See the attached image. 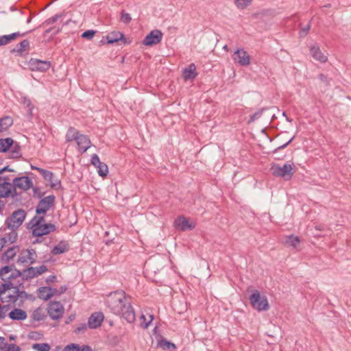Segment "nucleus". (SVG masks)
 Instances as JSON below:
<instances>
[{
	"mask_svg": "<svg viewBox=\"0 0 351 351\" xmlns=\"http://www.w3.org/2000/svg\"><path fill=\"white\" fill-rule=\"evenodd\" d=\"M0 278L3 283L23 284L22 273L13 265H7L0 269Z\"/></svg>",
	"mask_w": 351,
	"mask_h": 351,
	"instance_id": "obj_4",
	"label": "nucleus"
},
{
	"mask_svg": "<svg viewBox=\"0 0 351 351\" xmlns=\"http://www.w3.org/2000/svg\"><path fill=\"white\" fill-rule=\"evenodd\" d=\"M20 350H21V348L19 346H18L14 343H10V344H8L5 348V349H3L2 351H20Z\"/></svg>",
	"mask_w": 351,
	"mask_h": 351,
	"instance_id": "obj_44",
	"label": "nucleus"
},
{
	"mask_svg": "<svg viewBox=\"0 0 351 351\" xmlns=\"http://www.w3.org/2000/svg\"><path fill=\"white\" fill-rule=\"evenodd\" d=\"M22 284L19 283H2L0 285V300L2 302H15L23 297L24 291L19 290Z\"/></svg>",
	"mask_w": 351,
	"mask_h": 351,
	"instance_id": "obj_2",
	"label": "nucleus"
},
{
	"mask_svg": "<svg viewBox=\"0 0 351 351\" xmlns=\"http://www.w3.org/2000/svg\"><path fill=\"white\" fill-rule=\"evenodd\" d=\"M76 136V134H72L71 136H70L69 134H67L66 136V141H71L73 140L74 139V136Z\"/></svg>",
	"mask_w": 351,
	"mask_h": 351,
	"instance_id": "obj_54",
	"label": "nucleus"
},
{
	"mask_svg": "<svg viewBox=\"0 0 351 351\" xmlns=\"http://www.w3.org/2000/svg\"><path fill=\"white\" fill-rule=\"evenodd\" d=\"M12 124L13 120L10 117L0 119V132L6 131Z\"/></svg>",
	"mask_w": 351,
	"mask_h": 351,
	"instance_id": "obj_32",
	"label": "nucleus"
},
{
	"mask_svg": "<svg viewBox=\"0 0 351 351\" xmlns=\"http://www.w3.org/2000/svg\"><path fill=\"white\" fill-rule=\"evenodd\" d=\"M95 34V31L87 30L82 34V37L84 38L88 39V40H90L93 38Z\"/></svg>",
	"mask_w": 351,
	"mask_h": 351,
	"instance_id": "obj_43",
	"label": "nucleus"
},
{
	"mask_svg": "<svg viewBox=\"0 0 351 351\" xmlns=\"http://www.w3.org/2000/svg\"><path fill=\"white\" fill-rule=\"evenodd\" d=\"M104 319V315L101 313H95L88 319V324L90 328L99 327Z\"/></svg>",
	"mask_w": 351,
	"mask_h": 351,
	"instance_id": "obj_23",
	"label": "nucleus"
},
{
	"mask_svg": "<svg viewBox=\"0 0 351 351\" xmlns=\"http://www.w3.org/2000/svg\"><path fill=\"white\" fill-rule=\"evenodd\" d=\"M32 348L35 351H49L51 348L50 346L46 343H34Z\"/></svg>",
	"mask_w": 351,
	"mask_h": 351,
	"instance_id": "obj_37",
	"label": "nucleus"
},
{
	"mask_svg": "<svg viewBox=\"0 0 351 351\" xmlns=\"http://www.w3.org/2000/svg\"><path fill=\"white\" fill-rule=\"evenodd\" d=\"M64 310L62 304L59 302H50L47 308L49 315L54 320L58 319L62 316Z\"/></svg>",
	"mask_w": 351,
	"mask_h": 351,
	"instance_id": "obj_10",
	"label": "nucleus"
},
{
	"mask_svg": "<svg viewBox=\"0 0 351 351\" xmlns=\"http://www.w3.org/2000/svg\"><path fill=\"white\" fill-rule=\"evenodd\" d=\"M29 45V43L27 40H23L19 43V48L17 49L18 51L22 52L25 51Z\"/></svg>",
	"mask_w": 351,
	"mask_h": 351,
	"instance_id": "obj_41",
	"label": "nucleus"
},
{
	"mask_svg": "<svg viewBox=\"0 0 351 351\" xmlns=\"http://www.w3.org/2000/svg\"><path fill=\"white\" fill-rule=\"evenodd\" d=\"M232 59L241 66H248L251 62V58L247 52L242 48L237 49L232 55Z\"/></svg>",
	"mask_w": 351,
	"mask_h": 351,
	"instance_id": "obj_11",
	"label": "nucleus"
},
{
	"mask_svg": "<svg viewBox=\"0 0 351 351\" xmlns=\"http://www.w3.org/2000/svg\"><path fill=\"white\" fill-rule=\"evenodd\" d=\"M19 36H20V34L19 32H15L9 35L0 36V46L8 44Z\"/></svg>",
	"mask_w": 351,
	"mask_h": 351,
	"instance_id": "obj_33",
	"label": "nucleus"
},
{
	"mask_svg": "<svg viewBox=\"0 0 351 351\" xmlns=\"http://www.w3.org/2000/svg\"><path fill=\"white\" fill-rule=\"evenodd\" d=\"M293 137H291L286 143L280 145L278 149H280V148H285L289 143L291 142V141L293 140Z\"/></svg>",
	"mask_w": 351,
	"mask_h": 351,
	"instance_id": "obj_56",
	"label": "nucleus"
},
{
	"mask_svg": "<svg viewBox=\"0 0 351 351\" xmlns=\"http://www.w3.org/2000/svg\"><path fill=\"white\" fill-rule=\"evenodd\" d=\"M55 197L53 195H49L42 199L38 204L36 213L38 216L40 215H45L53 206Z\"/></svg>",
	"mask_w": 351,
	"mask_h": 351,
	"instance_id": "obj_12",
	"label": "nucleus"
},
{
	"mask_svg": "<svg viewBox=\"0 0 351 351\" xmlns=\"http://www.w3.org/2000/svg\"><path fill=\"white\" fill-rule=\"evenodd\" d=\"M36 170L43 176L47 170L42 168H36Z\"/></svg>",
	"mask_w": 351,
	"mask_h": 351,
	"instance_id": "obj_55",
	"label": "nucleus"
},
{
	"mask_svg": "<svg viewBox=\"0 0 351 351\" xmlns=\"http://www.w3.org/2000/svg\"><path fill=\"white\" fill-rule=\"evenodd\" d=\"M310 53L315 60H317L322 63H325L328 60L327 55L322 52L319 47L317 44H314L311 47Z\"/></svg>",
	"mask_w": 351,
	"mask_h": 351,
	"instance_id": "obj_21",
	"label": "nucleus"
},
{
	"mask_svg": "<svg viewBox=\"0 0 351 351\" xmlns=\"http://www.w3.org/2000/svg\"><path fill=\"white\" fill-rule=\"evenodd\" d=\"M250 300L254 308L258 311H267L269 308V303L265 295H261L257 290L252 291L250 296Z\"/></svg>",
	"mask_w": 351,
	"mask_h": 351,
	"instance_id": "obj_6",
	"label": "nucleus"
},
{
	"mask_svg": "<svg viewBox=\"0 0 351 351\" xmlns=\"http://www.w3.org/2000/svg\"><path fill=\"white\" fill-rule=\"evenodd\" d=\"M10 310V304H5L1 306L0 308V319H4L5 317H9V313Z\"/></svg>",
	"mask_w": 351,
	"mask_h": 351,
	"instance_id": "obj_39",
	"label": "nucleus"
},
{
	"mask_svg": "<svg viewBox=\"0 0 351 351\" xmlns=\"http://www.w3.org/2000/svg\"><path fill=\"white\" fill-rule=\"evenodd\" d=\"M19 248L18 246H13L8 248L3 254L2 259L5 261H9L12 260L19 252Z\"/></svg>",
	"mask_w": 351,
	"mask_h": 351,
	"instance_id": "obj_27",
	"label": "nucleus"
},
{
	"mask_svg": "<svg viewBox=\"0 0 351 351\" xmlns=\"http://www.w3.org/2000/svg\"><path fill=\"white\" fill-rule=\"evenodd\" d=\"M80 351H92V350L90 347L88 346H83L82 347H81Z\"/></svg>",
	"mask_w": 351,
	"mask_h": 351,
	"instance_id": "obj_53",
	"label": "nucleus"
},
{
	"mask_svg": "<svg viewBox=\"0 0 351 351\" xmlns=\"http://www.w3.org/2000/svg\"><path fill=\"white\" fill-rule=\"evenodd\" d=\"M29 226L35 237H42L53 232L56 227L53 224L46 223L43 216H35L29 222Z\"/></svg>",
	"mask_w": 351,
	"mask_h": 351,
	"instance_id": "obj_3",
	"label": "nucleus"
},
{
	"mask_svg": "<svg viewBox=\"0 0 351 351\" xmlns=\"http://www.w3.org/2000/svg\"><path fill=\"white\" fill-rule=\"evenodd\" d=\"M197 75L196 71V66L192 63L188 67L184 68L182 71V77L185 81L195 79Z\"/></svg>",
	"mask_w": 351,
	"mask_h": 351,
	"instance_id": "obj_22",
	"label": "nucleus"
},
{
	"mask_svg": "<svg viewBox=\"0 0 351 351\" xmlns=\"http://www.w3.org/2000/svg\"><path fill=\"white\" fill-rule=\"evenodd\" d=\"M132 18L128 13L123 12L121 16V21L124 23H129Z\"/></svg>",
	"mask_w": 351,
	"mask_h": 351,
	"instance_id": "obj_46",
	"label": "nucleus"
},
{
	"mask_svg": "<svg viewBox=\"0 0 351 351\" xmlns=\"http://www.w3.org/2000/svg\"><path fill=\"white\" fill-rule=\"evenodd\" d=\"M49 289H51L50 294L51 295V297L56 295H60L61 293L66 291V288L63 287H61L60 291H58L56 289L53 287H49Z\"/></svg>",
	"mask_w": 351,
	"mask_h": 351,
	"instance_id": "obj_45",
	"label": "nucleus"
},
{
	"mask_svg": "<svg viewBox=\"0 0 351 351\" xmlns=\"http://www.w3.org/2000/svg\"><path fill=\"white\" fill-rule=\"evenodd\" d=\"M309 29H310V25L308 24V25H306V26L305 27L302 28L301 29V31L300 32V36H305L308 34Z\"/></svg>",
	"mask_w": 351,
	"mask_h": 351,
	"instance_id": "obj_50",
	"label": "nucleus"
},
{
	"mask_svg": "<svg viewBox=\"0 0 351 351\" xmlns=\"http://www.w3.org/2000/svg\"><path fill=\"white\" fill-rule=\"evenodd\" d=\"M47 270V267L45 265H41L39 267H30L27 269H25L23 271L22 278L23 280L24 278H32L36 276H38L43 273H45Z\"/></svg>",
	"mask_w": 351,
	"mask_h": 351,
	"instance_id": "obj_16",
	"label": "nucleus"
},
{
	"mask_svg": "<svg viewBox=\"0 0 351 351\" xmlns=\"http://www.w3.org/2000/svg\"><path fill=\"white\" fill-rule=\"evenodd\" d=\"M284 242L287 246L296 249L300 243V240L298 237L289 235L285 238Z\"/></svg>",
	"mask_w": 351,
	"mask_h": 351,
	"instance_id": "obj_28",
	"label": "nucleus"
},
{
	"mask_svg": "<svg viewBox=\"0 0 351 351\" xmlns=\"http://www.w3.org/2000/svg\"><path fill=\"white\" fill-rule=\"evenodd\" d=\"M319 79L324 83L326 85L328 84V80L327 77L324 74H319Z\"/></svg>",
	"mask_w": 351,
	"mask_h": 351,
	"instance_id": "obj_51",
	"label": "nucleus"
},
{
	"mask_svg": "<svg viewBox=\"0 0 351 351\" xmlns=\"http://www.w3.org/2000/svg\"><path fill=\"white\" fill-rule=\"evenodd\" d=\"M25 217L26 213L24 210L19 209L16 210L6 219L5 226L8 229H17L22 225Z\"/></svg>",
	"mask_w": 351,
	"mask_h": 351,
	"instance_id": "obj_5",
	"label": "nucleus"
},
{
	"mask_svg": "<svg viewBox=\"0 0 351 351\" xmlns=\"http://www.w3.org/2000/svg\"><path fill=\"white\" fill-rule=\"evenodd\" d=\"M50 291L51 289H49V287H40L38 290V296L40 299H42L43 300H48L51 298Z\"/></svg>",
	"mask_w": 351,
	"mask_h": 351,
	"instance_id": "obj_30",
	"label": "nucleus"
},
{
	"mask_svg": "<svg viewBox=\"0 0 351 351\" xmlns=\"http://www.w3.org/2000/svg\"><path fill=\"white\" fill-rule=\"evenodd\" d=\"M4 171H13V170L10 169L8 166L4 167L1 169H0V175Z\"/></svg>",
	"mask_w": 351,
	"mask_h": 351,
	"instance_id": "obj_52",
	"label": "nucleus"
},
{
	"mask_svg": "<svg viewBox=\"0 0 351 351\" xmlns=\"http://www.w3.org/2000/svg\"><path fill=\"white\" fill-rule=\"evenodd\" d=\"M9 317L12 320H25L27 318V313L23 309L14 308L9 313Z\"/></svg>",
	"mask_w": 351,
	"mask_h": 351,
	"instance_id": "obj_25",
	"label": "nucleus"
},
{
	"mask_svg": "<svg viewBox=\"0 0 351 351\" xmlns=\"http://www.w3.org/2000/svg\"><path fill=\"white\" fill-rule=\"evenodd\" d=\"M91 164L97 167L98 174L101 177H105L108 173V167L106 164L101 162L97 154H94L91 156Z\"/></svg>",
	"mask_w": 351,
	"mask_h": 351,
	"instance_id": "obj_18",
	"label": "nucleus"
},
{
	"mask_svg": "<svg viewBox=\"0 0 351 351\" xmlns=\"http://www.w3.org/2000/svg\"><path fill=\"white\" fill-rule=\"evenodd\" d=\"M29 66L32 71L45 72L50 69L51 62L32 58L29 61Z\"/></svg>",
	"mask_w": 351,
	"mask_h": 351,
	"instance_id": "obj_14",
	"label": "nucleus"
},
{
	"mask_svg": "<svg viewBox=\"0 0 351 351\" xmlns=\"http://www.w3.org/2000/svg\"><path fill=\"white\" fill-rule=\"evenodd\" d=\"M36 258L37 254L34 250H23L19 254L17 263L19 264L32 265L36 262Z\"/></svg>",
	"mask_w": 351,
	"mask_h": 351,
	"instance_id": "obj_9",
	"label": "nucleus"
},
{
	"mask_svg": "<svg viewBox=\"0 0 351 351\" xmlns=\"http://www.w3.org/2000/svg\"><path fill=\"white\" fill-rule=\"evenodd\" d=\"M223 49H224L225 50H228V47H227V45H225V46L223 47Z\"/></svg>",
	"mask_w": 351,
	"mask_h": 351,
	"instance_id": "obj_63",
	"label": "nucleus"
},
{
	"mask_svg": "<svg viewBox=\"0 0 351 351\" xmlns=\"http://www.w3.org/2000/svg\"><path fill=\"white\" fill-rule=\"evenodd\" d=\"M293 165L286 163L282 166L279 165H272L271 170L272 174L277 177L282 178L285 180H289L293 176Z\"/></svg>",
	"mask_w": 351,
	"mask_h": 351,
	"instance_id": "obj_7",
	"label": "nucleus"
},
{
	"mask_svg": "<svg viewBox=\"0 0 351 351\" xmlns=\"http://www.w3.org/2000/svg\"><path fill=\"white\" fill-rule=\"evenodd\" d=\"M10 232L6 234L5 237L0 238V239H3L5 241V244L7 243H13L16 241L17 238V233L15 231L16 229H10Z\"/></svg>",
	"mask_w": 351,
	"mask_h": 351,
	"instance_id": "obj_35",
	"label": "nucleus"
},
{
	"mask_svg": "<svg viewBox=\"0 0 351 351\" xmlns=\"http://www.w3.org/2000/svg\"><path fill=\"white\" fill-rule=\"evenodd\" d=\"M56 277L55 276H51L49 278V279L47 280V282L50 281V282H52L53 281L54 279H56Z\"/></svg>",
	"mask_w": 351,
	"mask_h": 351,
	"instance_id": "obj_58",
	"label": "nucleus"
},
{
	"mask_svg": "<svg viewBox=\"0 0 351 351\" xmlns=\"http://www.w3.org/2000/svg\"><path fill=\"white\" fill-rule=\"evenodd\" d=\"M268 110L269 109L266 108L259 109L250 116L249 120L247 121V123H252L259 119L262 117H265L267 120L269 119L272 114L271 113L267 114Z\"/></svg>",
	"mask_w": 351,
	"mask_h": 351,
	"instance_id": "obj_24",
	"label": "nucleus"
},
{
	"mask_svg": "<svg viewBox=\"0 0 351 351\" xmlns=\"http://www.w3.org/2000/svg\"><path fill=\"white\" fill-rule=\"evenodd\" d=\"M21 102L23 105H25L27 108H28L29 112L30 114H32L33 106L32 104L30 99L25 97H23Z\"/></svg>",
	"mask_w": 351,
	"mask_h": 351,
	"instance_id": "obj_40",
	"label": "nucleus"
},
{
	"mask_svg": "<svg viewBox=\"0 0 351 351\" xmlns=\"http://www.w3.org/2000/svg\"><path fill=\"white\" fill-rule=\"evenodd\" d=\"M167 343L168 344V348H169V345H171L173 347H175L174 344L173 343H170L169 342H167Z\"/></svg>",
	"mask_w": 351,
	"mask_h": 351,
	"instance_id": "obj_60",
	"label": "nucleus"
},
{
	"mask_svg": "<svg viewBox=\"0 0 351 351\" xmlns=\"http://www.w3.org/2000/svg\"><path fill=\"white\" fill-rule=\"evenodd\" d=\"M252 0H234V3L237 8L243 10L246 8Z\"/></svg>",
	"mask_w": 351,
	"mask_h": 351,
	"instance_id": "obj_38",
	"label": "nucleus"
},
{
	"mask_svg": "<svg viewBox=\"0 0 351 351\" xmlns=\"http://www.w3.org/2000/svg\"><path fill=\"white\" fill-rule=\"evenodd\" d=\"M31 22V18H29L27 20V23H29Z\"/></svg>",
	"mask_w": 351,
	"mask_h": 351,
	"instance_id": "obj_62",
	"label": "nucleus"
},
{
	"mask_svg": "<svg viewBox=\"0 0 351 351\" xmlns=\"http://www.w3.org/2000/svg\"><path fill=\"white\" fill-rule=\"evenodd\" d=\"M8 345L5 339L3 337H0V350L2 351Z\"/></svg>",
	"mask_w": 351,
	"mask_h": 351,
	"instance_id": "obj_48",
	"label": "nucleus"
},
{
	"mask_svg": "<svg viewBox=\"0 0 351 351\" xmlns=\"http://www.w3.org/2000/svg\"><path fill=\"white\" fill-rule=\"evenodd\" d=\"M45 317V312L43 308H37L32 313V318L35 321L43 320Z\"/></svg>",
	"mask_w": 351,
	"mask_h": 351,
	"instance_id": "obj_36",
	"label": "nucleus"
},
{
	"mask_svg": "<svg viewBox=\"0 0 351 351\" xmlns=\"http://www.w3.org/2000/svg\"><path fill=\"white\" fill-rule=\"evenodd\" d=\"M80 350L81 348L78 345L71 343L66 346L63 351H80Z\"/></svg>",
	"mask_w": 351,
	"mask_h": 351,
	"instance_id": "obj_42",
	"label": "nucleus"
},
{
	"mask_svg": "<svg viewBox=\"0 0 351 351\" xmlns=\"http://www.w3.org/2000/svg\"><path fill=\"white\" fill-rule=\"evenodd\" d=\"M10 149L12 158L20 156V149L19 145L14 142L11 138L0 139V152H5Z\"/></svg>",
	"mask_w": 351,
	"mask_h": 351,
	"instance_id": "obj_8",
	"label": "nucleus"
},
{
	"mask_svg": "<svg viewBox=\"0 0 351 351\" xmlns=\"http://www.w3.org/2000/svg\"><path fill=\"white\" fill-rule=\"evenodd\" d=\"M107 306L115 315H121L129 323L135 321L136 317L131 306V299L122 291H117L108 295Z\"/></svg>",
	"mask_w": 351,
	"mask_h": 351,
	"instance_id": "obj_1",
	"label": "nucleus"
},
{
	"mask_svg": "<svg viewBox=\"0 0 351 351\" xmlns=\"http://www.w3.org/2000/svg\"><path fill=\"white\" fill-rule=\"evenodd\" d=\"M43 178L51 183V186L53 188H58L60 186V182L58 179L53 180V173L51 171H47Z\"/></svg>",
	"mask_w": 351,
	"mask_h": 351,
	"instance_id": "obj_31",
	"label": "nucleus"
},
{
	"mask_svg": "<svg viewBox=\"0 0 351 351\" xmlns=\"http://www.w3.org/2000/svg\"><path fill=\"white\" fill-rule=\"evenodd\" d=\"M31 168H32V169H35V170H36V168H38V167H34V166L32 165V166H31Z\"/></svg>",
	"mask_w": 351,
	"mask_h": 351,
	"instance_id": "obj_61",
	"label": "nucleus"
},
{
	"mask_svg": "<svg viewBox=\"0 0 351 351\" xmlns=\"http://www.w3.org/2000/svg\"><path fill=\"white\" fill-rule=\"evenodd\" d=\"M174 225L176 229L182 231L192 230L195 228V223L190 221L189 219L184 217H179L175 220Z\"/></svg>",
	"mask_w": 351,
	"mask_h": 351,
	"instance_id": "obj_19",
	"label": "nucleus"
},
{
	"mask_svg": "<svg viewBox=\"0 0 351 351\" xmlns=\"http://www.w3.org/2000/svg\"><path fill=\"white\" fill-rule=\"evenodd\" d=\"M147 315L145 314H142L140 317L141 326L143 328H147L154 319V316L152 314L147 313Z\"/></svg>",
	"mask_w": 351,
	"mask_h": 351,
	"instance_id": "obj_34",
	"label": "nucleus"
},
{
	"mask_svg": "<svg viewBox=\"0 0 351 351\" xmlns=\"http://www.w3.org/2000/svg\"><path fill=\"white\" fill-rule=\"evenodd\" d=\"M106 39L108 43H114L120 40L124 39V36L120 32H112L107 36Z\"/></svg>",
	"mask_w": 351,
	"mask_h": 351,
	"instance_id": "obj_29",
	"label": "nucleus"
},
{
	"mask_svg": "<svg viewBox=\"0 0 351 351\" xmlns=\"http://www.w3.org/2000/svg\"><path fill=\"white\" fill-rule=\"evenodd\" d=\"M162 38V33L158 29H154L149 32L144 38L143 43L146 46H152L159 43Z\"/></svg>",
	"mask_w": 351,
	"mask_h": 351,
	"instance_id": "obj_15",
	"label": "nucleus"
},
{
	"mask_svg": "<svg viewBox=\"0 0 351 351\" xmlns=\"http://www.w3.org/2000/svg\"><path fill=\"white\" fill-rule=\"evenodd\" d=\"M74 140L76 141L80 151L85 152L91 145V142L89 138L83 134L77 133L74 136Z\"/></svg>",
	"mask_w": 351,
	"mask_h": 351,
	"instance_id": "obj_20",
	"label": "nucleus"
},
{
	"mask_svg": "<svg viewBox=\"0 0 351 351\" xmlns=\"http://www.w3.org/2000/svg\"><path fill=\"white\" fill-rule=\"evenodd\" d=\"M60 17H61V14H56L55 16L48 19L46 21V23L47 25H52V24L55 23Z\"/></svg>",
	"mask_w": 351,
	"mask_h": 351,
	"instance_id": "obj_47",
	"label": "nucleus"
},
{
	"mask_svg": "<svg viewBox=\"0 0 351 351\" xmlns=\"http://www.w3.org/2000/svg\"><path fill=\"white\" fill-rule=\"evenodd\" d=\"M12 184V189H15V191H16V189H19L22 191L28 190L32 186L33 183L29 178L23 176L14 178Z\"/></svg>",
	"mask_w": 351,
	"mask_h": 351,
	"instance_id": "obj_13",
	"label": "nucleus"
},
{
	"mask_svg": "<svg viewBox=\"0 0 351 351\" xmlns=\"http://www.w3.org/2000/svg\"><path fill=\"white\" fill-rule=\"evenodd\" d=\"M17 195L15 189H12V184L8 181L1 182L0 180V198L8 197H14Z\"/></svg>",
	"mask_w": 351,
	"mask_h": 351,
	"instance_id": "obj_17",
	"label": "nucleus"
},
{
	"mask_svg": "<svg viewBox=\"0 0 351 351\" xmlns=\"http://www.w3.org/2000/svg\"><path fill=\"white\" fill-rule=\"evenodd\" d=\"M86 328H87L86 325L85 324H82L75 329V332L76 333L83 332L86 330Z\"/></svg>",
	"mask_w": 351,
	"mask_h": 351,
	"instance_id": "obj_49",
	"label": "nucleus"
},
{
	"mask_svg": "<svg viewBox=\"0 0 351 351\" xmlns=\"http://www.w3.org/2000/svg\"><path fill=\"white\" fill-rule=\"evenodd\" d=\"M287 121H291V120H290L288 117L286 118Z\"/></svg>",
	"mask_w": 351,
	"mask_h": 351,
	"instance_id": "obj_64",
	"label": "nucleus"
},
{
	"mask_svg": "<svg viewBox=\"0 0 351 351\" xmlns=\"http://www.w3.org/2000/svg\"><path fill=\"white\" fill-rule=\"evenodd\" d=\"M9 339H10V340H11V341H14V340L16 339V336H15V335H10V336L9 337Z\"/></svg>",
	"mask_w": 351,
	"mask_h": 351,
	"instance_id": "obj_59",
	"label": "nucleus"
},
{
	"mask_svg": "<svg viewBox=\"0 0 351 351\" xmlns=\"http://www.w3.org/2000/svg\"><path fill=\"white\" fill-rule=\"evenodd\" d=\"M4 245H5V241H3V239H0V251L3 247Z\"/></svg>",
	"mask_w": 351,
	"mask_h": 351,
	"instance_id": "obj_57",
	"label": "nucleus"
},
{
	"mask_svg": "<svg viewBox=\"0 0 351 351\" xmlns=\"http://www.w3.org/2000/svg\"><path fill=\"white\" fill-rule=\"evenodd\" d=\"M69 249V245L66 241H60L52 250L51 252L53 255L61 254L66 252Z\"/></svg>",
	"mask_w": 351,
	"mask_h": 351,
	"instance_id": "obj_26",
	"label": "nucleus"
}]
</instances>
